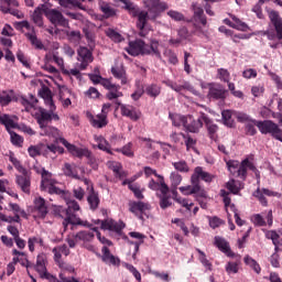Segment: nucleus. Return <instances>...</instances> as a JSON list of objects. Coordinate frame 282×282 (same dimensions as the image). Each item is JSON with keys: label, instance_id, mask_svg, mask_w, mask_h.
I'll use <instances>...</instances> for the list:
<instances>
[{"label": "nucleus", "instance_id": "13d9d810", "mask_svg": "<svg viewBox=\"0 0 282 282\" xmlns=\"http://www.w3.org/2000/svg\"><path fill=\"white\" fill-rule=\"evenodd\" d=\"M260 121L251 119L250 121L247 122L246 124V131L248 135H254L257 133V123Z\"/></svg>", "mask_w": 282, "mask_h": 282}, {"label": "nucleus", "instance_id": "a878e982", "mask_svg": "<svg viewBox=\"0 0 282 282\" xmlns=\"http://www.w3.org/2000/svg\"><path fill=\"white\" fill-rule=\"evenodd\" d=\"M129 236L132 237V239H138L139 241H131V240H129V237H127V236H123V239L126 241H128V243H130L131 246H134L135 252H139L140 246H142V243H144V239L147 236H144L143 234H140L138 231H130Z\"/></svg>", "mask_w": 282, "mask_h": 282}, {"label": "nucleus", "instance_id": "6e6d98bb", "mask_svg": "<svg viewBox=\"0 0 282 282\" xmlns=\"http://www.w3.org/2000/svg\"><path fill=\"white\" fill-rule=\"evenodd\" d=\"M65 34L70 43H78L80 41V31H65Z\"/></svg>", "mask_w": 282, "mask_h": 282}, {"label": "nucleus", "instance_id": "09e8293b", "mask_svg": "<svg viewBox=\"0 0 282 282\" xmlns=\"http://www.w3.org/2000/svg\"><path fill=\"white\" fill-rule=\"evenodd\" d=\"M203 120L207 127L208 133H210L212 135H215V132L219 130L217 124L213 123L212 120L208 119V117H206V115H203Z\"/></svg>", "mask_w": 282, "mask_h": 282}, {"label": "nucleus", "instance_id": "3c124183", "mask_svg": "<svg viewBox=\"0 0 282 282\" xmlns=\"http://www.w3.org/2000/svg\"><path fill=\"white\" fill-rule=\"evenodd\" d=\"M198 252V259L200 261V263L204 265V268H206L207 270H213V264L210 263V261H208V259L206 258V253H204V251L196 249Z\"/></svg>", "mask_w": 282, "mask_h": 282}, {"label": "nucleus", "instance_id": "5701e85b", "mask_svg": "<svg viewBox=\"0 0 282 282\" xmlns=\"http://www.w3.org/2000/svg\"><path fill=\"white\" fill-rule=\"evenodd\" d=\"M194 10V24L196 28H206V15H204V9L202 7H197V4H193Z\"/></svg>", "mask_w": 282, "mask_h": 282}, {"label": "nucleus", "instance_id": "69168bd1", "mask_svg": "<svg viewBox=\"0 0 282 282\" xmlns=\"http://www.w3.org/2000/svg\"><path fill=\"white\" fill-rule=\"evenodd\" d=\"M28 243H29L30 252H34V245L39 243L40 246H43V238H41V237H31V238H29Z\"/></svg>", "mask_w": 282, "mask_h": 282}, {"label": "nucleus", "instance_id": "0e129e2a", "mask_svg": "<svg viewBox=\"0 0 282 282\" xmlns=\"http://www.w3.org/2000/svg\"><path fill=\"white\" fill-rule=\"evenodd\" d=\"M130 191L133 192V195L137 199H144V189L140 188V185L135 184V185H130Z\"/></svg>", "mask_w": 282, "mask_h": 282}, {"label": "nucleus", "instance_id": "2f4dec72", "mask_svg": "<svg viewBox=\"0 0 282 282\" xmlns=\"http://www.w3.org/2000/svg\"><path fill=\"white\" fill-rule=\"evenodd\" d=\"M99 8L104 14V19H111L116 17V14L118 13V11L115 8H112L111 4L105 1L99 2Z\"/></svg>", "mask_w": 282, "mask_h": 282}, {"label": "nucleus", "instance_id": "a19ab883", "mask_svg": "<svg viewBox=\"0 0 282 282\" xmlns=\"http://www.w3.org/2000/svg\"><path fill=\"white\" fill-rule=\"evenodd\" d=\"M267 239H271L273 246H282L281 236L275 230H264Z\"/></svg>", "mask_w": 282, "mask_h": 282}, {"label": "nucleus", "instance_id": "f257e3e1", "mask_svg": "<svg viewBox=\"0 0 282 282\" xmlns=\"http://www.w3.org/2000/svg\"><path fill=\"white\" fill-rule=\"evenodd\" d=\"M148 3V12L140 11L138 14L137 28L142 32L144 28H147V22L155 21L164 10H166V3L161 2L160 0H147Z\"/></svg>", "mask_w": 282, "mask_h": 282}, {"label": "nucleus", "instance_id": "9d476101", "mask_svg": "<svg viewBox=\"0 0 282 282\" xmlns=\"http://www.w3.org/2000/svg\"><path fill=\"white\" fill-rule=\"evenodd\" d=\"M269 19L273 25V28H275V32H270L267 31L264 32V34L268 36L269 41H274V39L276 37L278 41H282V19L281 15H279V12L276 11H270L269 12Z\"/></svg>", "mask_w": 282, "mask_h": 282}, {"label": "nucleus", "instance_id": "de8ad7c7", "mask_svg": "<svg viewBox=\"0 0 282 282\" xmlns=\"http://www.w3.org/2000/svg\"><path fill=\"white\" fill-rule=\"evenodd\" d=\"M245 263H246V265H249V268H252V270L257 274L261 273V267L259 265V263H257L254 261V259H252V257H250V256L245 257Z\"/></svg>", "mask_w": 282, "mask_h": 282}, {"label": "nucleus", "instance_id": "412c9836", "mask_svg": "<svg viewBox=\"0 0 282 282\" xmlns=\"http://www.w3.org/2000/svg\"><path fill=\"white\" fill-rule=\"evenodd\" d=\"M31 270L37 272L40 276L47 274V256L40 253L36 258V264L33 263Z\"/></svg>", "mask_w": 282, "mask_h": 282}, {"label": "nucleus", "instance_id": "052dcab7", "mask_svg": "<svg viewBox=\"0 0 282 282\" xmlns=\"http://www.w3.org/2000/svg\"><path fill=\"white\" fill-rule=\"evenodd\" d=\"M98 149L100 151H105L106 153H109V155H113V152H111V145L105 139L99 140Z\"/></svg>", "mask_w": 282, "mask_h": 282}, {"label": "nucleus", "instance_id": "c85d7f7f", "mask_svg": "<svg viewBox=\"0 0 282 282\" xmlns=\"http://www.w3.org/2000/svg\"><path fill=\"white\" fill-rule=\"evenodd\" d=\"M111 74L115 78H117L118 80H121V85H127L128 77H127V70L124 69V66L122 65L112 66Z\"/></svg>", "mask_w": 282, "mask_h": 282}, {"label": "nucleus", "instance_id": "ea45409f", "mask_svg": "<svg viewBox=\"0 0 282 282\" xmlns=\"http://www.w3.org/2000/svg\"><path fill=\"white\" fill-rule=\"evenodd\" d=\"M0 124L6 127L7 131L11 129H17V122L9 115H0Z\"/></svg>", "mask_w": 282, "mask_h": 282}, {"label": "nucleus", "instance_id": "c9c22d12", "mask_svg": "<svg viewBox=\"0 0 282 282\" xmlns=\"http://www.w3.org/2000/svg\"><path fill=\"white\" fill-rule=\"evenodd\" d=\"M33 171L37 173V175L42 176L41 184L42 186H45L50 180H52V173L47 172L44 167H41L39 165L33 166Z\"/></svg>", "mask_w": 282, "mask_h": 282}, {"label": "nucleus", "instance_id": "680f3d73", "mask_svg": "<svg viewBox=\"0 0 282 282\" xmlns=\"http://www.w3.org/2000/svg\"><path fill=\"white\" fill-rule=\"evenodd\" d=\"M184 142H185V147L187 148V151L189 149H193L195 147V144H197V141H195V139L191 138V135L186 134V133H181Z\"/></svg>", "mask_w": 282, "mask_h": 282}, {"label": "nucleus", "instance_id": "7ed1b4c3", "mask_svg": "<svg viewBox=\"0 0 282 282\" xmlns=\"http://www.w3.org/2000/svg\"><path fill=\"white\" fill-rule=\"evenodd\" d=\"M159 183L155 182V180H151L148 184V188H150V191H160V207L163 209L169 208V206H171V196H169L171 189L169 188V185H166V183L164 182L163 176H159Z\"/></svg>", "mask_w": 282, "mask_h": 282}, {"label": "nucleus", "instance_id": "58836bf2", "mask_svg": "<svg viewBox=\"0 0 282 282\" xmlns=\"http://www.w3.org/2000/svg\"><path fill=\"white\" fill-rule=\"evenodd\" d=\"M41 191H47L50 195H63L62 189L52 183V178H48V182H46L45 186H43V183H41Z\"/></svg>", "mask_w": 282, "mask_h": 282}, {"label": "nucleus", "instance_id": "f3484780", "mask_svg": "<svg viewBox=\"0 0 282 282\" xmlns=\"http://www.w3.org/2000/svg\"><path fill=\"white\" fill-rule=\"evenodd\" d=\"M101 230H110L119 236H122V230H124V223L116 221L113 219H106L101 221Z\"/></svg>", "mask_w": 282, "mask_h": 282}, {"label": "nucleus", "instance_id": "dca6fc26", "mask_svg": "<svg viewBox=\"0 0 282 282\" xmlns=\"http://www.w3.org/2000/svg\"><path fill=\"white\" fill-rule=\"evenodd\" d=\"M214 177L215 176L213 174L204 171L202 166H197L195 167L194 173L192 175V184H196L197 186H199V180L206 182L207 184H210Z\"/></svg>", "mask_w": 282, "mask_h": 282}, {"label": "nucleus", "instance_id": "338daca9", "mask_svg": "<svg viewBox=\"0 0 282 282\" xmlns=\"http://www.w3.org/2000/svg\"><path fill=\"white\" fill-rule=\"evenodd\" d=\"M77 210H80V205H78V202L68 200L67 208L65 209V213H77Z\"/></svg>", "mask_w": 282, "mask_h": 282}, {"label": "nucleus", "instance_id": "39448f33", "mask_svg": "<svg viewBox=\"0 0 282 282\" xmlns=\"http://www.w3.org/2000/svg\"><path fill=\"white\" fill-rule=\"evenodd\" d=\"M178 124H182L189 133H197L202 127H204V113L195 120L193 116H181L178 118Z\"/></svg>", "mask_w": 282, "mask_h": 282}, {"label": "nucleus", "instance_id": "f03ea898", "mask_svg": "<svg viewBox=\"0 0 282 282\" xmlns=\"http://www.w3.org/2000/svg\"><path fill=\"white\" fill-rule=\"evenodd\" d=\"M160 44L158 41H152L151 45L144 43L142 40H135L132 42H129V46L126 48V52L130 54V56H142L149 55V54H154V56L160 57V50L158 47Z\"/></svg>", "mask_w": 282, "mask_h": 282}, {"label": "nucleus", "instance_id": "1a4fd4ad", "mask_svg": "<svg viewBox=\"0 0 282 282\" xmlns=\"http://www.w3.org/2000/svg\"><path fill=\"white\" fill-rule=\"evenodd\" d=\"M259 131L263 134L270 133L272 138L282 142V130L279 126L270 120L260 121L257 123Z\"/></svg>", "mask_w": 282, "mask_h": 282}, {"label": "nucleus", "instance_id": "393cba45", "mask_svg": "<svg viewBox=\"0 0 282 282\" xmlns=\"http://www.w3.org/2000/svg\"><path fill=\"white\" fill-rule=\"evenodd\" d=\"M88 120L95 129H104V127H107L109 124V120H107V117L105 115H88Z\"/></svg>", "mask_w": 282, "mask_h": 282}, {"label": "nucleus", "instance_id": "423d86ee", "mask_svg": "<svg viewBox=\"0 0 282 282\" xmlns=\"http://www.w3.org/2000/svg\"><path fill=\"white\" fill-rule=\"evenodd\" d=\"M44 17L54 25L55 28H67L69 25V21L65 19V15H63V12H61L57 9H50L45 4L44 9Z\"/></svg>", "mask_w": 282, "mask_h": 282}, {"label": "nucleus", "instance_id": "c756f323", "mask_svg": "<svg viewBox=\"0 0 282 282\" xmlns=\"http://www.w3.org/2000/svg\"><path fill=\"white\" fill-rule=\"evenodd\" d=\"M41 98H43L46 107H52L51 111H56V105H54V98L52 97V90L48 87L42 88L40 91Z\"/></svg>", "mask_w": 282, "mask_h": 282}, {"label": "nucleus", "instance_id": "4d7b16f0", "mask_svg": "<svg viewBox=\"0 0 282 282\" xmlns=\"http://www.w3.org/2000/svg\"><path fill=\"white\" fill-rule=\"evenodd\" d=\"M232 21L234 24L231 25L235 30H240L241 32H246V30H248V24L241 22V20H239L237 17H232Z\"/></svg>", "mask_w": 282, "mask_h": 282}, {"label": "nucleus", "instance_id": "37998d69", "mask_svg": "<svg viewBox=\"0 0 282 282\" xmlns=\"http://www.w3.org/2000/svg\"><path fill=\"white\" fill-rule=\"evenodd\" d=\"M106 36H108V39H110L115 43H122V41H124V37H122V34L118 33L113 29H108L106 31Z\"/></svg>", "mask_w": 282, "mask_h": 282}, {"label": "nucleus", "instance_id": "bb28decb", "mask_svg": "<svg viewBox=\"0 0 282 282\" xmlns=\"http://www.w3.org/2000/svg\"><path fill=\"white\" fill-rule=\"evenodd\" d=\"M101 252L102 254H98V257H100L104 263H109L110 265H118V263H120V260L111 253L107 246L102 247Z\"/></svg>", "mask_w": 282, "mask_h": 282}, {"label": "nucleus", "instance_id": "cd10ccee", "mask_svg": "<svg viewBox=\"0 0 282 282\" xmlns=\"http://www.w3.org/2000/svg\"><path fill=\"white\" fill-rule=\"evenodd\" d=\"M263 195H267L268 197H276V195H279V193L272 192L268 188H263V189L258 188L253 193V196L259 199V202L262 204V206H268V200L265 199V196H263Z\"/></svg>", "mask_w": 282, "mask_h": 282}, {"label": "nucleus", "instance_id": "aec40b11", "mask_svg": "<svg viewBox=\"0 0 282 282\" xmlns=\"http://www.w3.org/2000/svg\"><path fill=\"white\" fill-rule=\"evenodd\" d=\"M181 193L183 195H198V197H208V194L202 188V185H197V183H192L191 185L180 187Z\"/></svg>", "mask_w": 282, "mask_h": 282}, {"label": "nucleus", "instance_id": "20e7f679", "mask_svg": "<svg viewBox=\"0 0 282 282\" xmlns=\"http://www.w3.org/2000/svg\"><path fill=\"white\" fill-rule=\"evenodd\" d=\"M58 140L61 144H63L67 149L68 153H70L75 158H87L89 164L96 163V158H94V154L91 153V151H89V149L78 148L69 143L65 138H59Z\"/></svg>", "mask_w": 282, "mask_h": 282}, {"label": "nucleus", "instance_id": "7c9ffc66", "mask_svg": "<svg viewBox=\"0 0 282 282\" xmlns=\"http://www.w3.org/2000/svg\"><path fill=\"white\" fill-rule=\"evenodd\" d=\"M87 202L89 204L90 210H98V206H100V197L98 196V192L94 189V186L90 187Z\"/></svg>", "mask_w": 282, "mask_h": 282}, {"label": "nucleus", "instance_id": "603ef678", "mask_svg": "<svg viewBox=\"0 0 282 282\" xmlns=\"http://www.w3.org/2000/svg\"><path fill=\"white\" fill-rule=\"evenodd\" d=\"M12 102V97L10 96V93L8 90H3L0 93V105L2 107H8L9 104Z\"/></svg>", "mask_w": 282, "mask_h": 282}, {"label": "nucleus", "instance_id": "6ab92c4d", "mask_svg": "<svg viewBox=\"0 0 282 282\" xmlns=\"http://www.w3.org/2000/svg\"><path fill=\"white\" fill-rule=\"evenodd\" d=\"M121 116L129 118L133 122H138L142 118V112L132 105L121 106Z\"/></svg>", "mask_w": 282, "mask_h": 282}, {"label": "nucleus", "instance_id": "e433bc0d", "mask_svg": "<svg viewBox=\"0 0 282 282\" xmlns=\"http://www.w3.org/2000/svg\"><path fill=\"white\" fill-rule=\"evenodd\" d=\"M96 237V235H94V230H83L79 231L75 235V240L76 241H85V242H89V241H94V238Z\"/></svg>", "mask_w": 282, "mask_h": 282}, {"label": "nucleus", "instance_id": "774afa93", "mask_svg": "<svg viewBox=\"0 0 282 282\" xmlns=\"http://www.w3.org/2000/svg\"><path fill=\"white\" fill-rule=\"evenodd\" d=\"M145 91H147L148 96L155 98V97L160 96V86H158V85L148 86Z\"/></svg>", "mask_w": 282, "mask_h": 282}, {"label": "nucleus", "instance_id": "8fccbe9b", "mask_svg": "<svg viewBox=\"0 0 282 282\" xmlns=\"http://www.w3.org/2000/svg\"><path fill=\"white\" fill-rule=\"evenodd\" d=\"M133 143L129 142L121 149H117V153H122V155H126L127 158H133Z\"/></svg>", "mask_w": 282, "mask_h": 282}, {"label": "nucleus", "instance_id": "6e6552de", "mask_svg": "<svg viewBox=\"0 0 282 282\" xmlns=\"http://www.w3.org/2000/svg\"><path fill=\"white\" fill-rule=\"evenodd\" d=\"M20 175H15V184L22 193L30 195L32 188V173L28 169L20 167Z\"/></svg>", "mask_w": 282, "mask_h": 282}, {"label": "nucleus", "instance_id": "4468645a", "mask_svg": "<svg viewBox=\"0 0 282 282\" xmlns=\"http://www.w3.org/2000/svg\"><path fill=\"white\" fill-rule=\"evenodd\" d=\"M0 10L3 12V14H12V17H17L18 19H21V11L18 9L12 8H19V1L17 0H0Z\"/></svg>", "mask_w": 282, "mask_h": 282}, {"label": "nucleus", "instance_id": "a18cd8bd", "mask_svg": "<svg viewBox=\"0 0 282 282\" xmlns=\"http://www.w3.org/2000/svg\"><path fill=\"white\" fill-rule=\"evenodd\" d=\"M58 3L62 8H68L69 10H72V8L83 9V4L78 0H59Z\"/></svg>", "mask_w": 282, "mask_h": 282}, {"label": "nucleus", "instance_id": "f8f14e48", "mask_svg": "<svg viewBox=\"0 0 282 282\" xmlns=\"http://www.w3.org/2000/svg\"><path fill=\"white\" fill-rule=\"evenodd\" d=\"M147 210H151V205L144 202H130L129 212L135 215L138 219L144 221V215L147 216Z\"/></svg>", "mask_w": 282, "mask_h": 282}, {"label": "nucleus", "instance_id": "a211bd4d", "mask_svg": "<svg viewBox=\"0 0 282 282\" xmlns=\"http://www.w3.org/2000/svg\"><path fill=\"white\" fill-rule=\"evenodd\" d=\"M209 93L208 97L214 100H224L226 98L227 89L221 86V84H208Z\"/></svg>", "mask_w": 282, "mask_h": 282}, {"label": "nucleus", "instance_id": "f704fd0d", "mask_svg": "<svg viewBox=\"0 0 282 282\" xmlns=\"http://www.w3.org/2000/svg\"><path fill=\"white\" fill-rule=\"evenodd\" d=\"M25 37L28 39V41H30L31 45L35 47V50H43L45 47L43 45V42L39 40V37L36 36V32L34 31V28H32L31 33H25Z\"/></svg>", "mask_w": 282, "mask_h": 282}, {"label": "nucleus", "instance_id": "0eeeda50", "mask_svg": "<svg viewBox=\"0 0 282 282\" xmlns=\"http://www.w3.org/2000/svg\"><path fill=\"white\" fill-rule=\"evenodd\" d=\"M54 111L56 110H52V106H48V110L41 107L39 108V112L35 113V119L37 124L40 126V129L46 127L47 123L52 122V120H54L55 122H58V120H61L58 113H55Z\"/></svg>", "mask_w": 282, "mask_h": 282}, {"label": "nucleus", "instance_id": "864d4df0", "mask_svg": "<svg viewBox=\"0 0 282 282\" xmlns=\"http://www.w3.org/2000/svg\"><path fill=\"white\" fill-rule=\"evenodd\" d=\"M177 204H180V206H182L183 208H185V213H191V209L193 208L194 204L192 203V200H189L188 198H182L178 197L177 198Z\"/></svg>", "mask_w": 282, "mask_h": 282}, {"label": "nucleus", "instance_id": "4c0bfd02", "mask_svg": "<svg viewBox=\"0 0 282 282\" xmlns=\"http://www.w3.org/2000/svg\"><path fill=\"white\" fill-rule=\"evenodd\" d=\"M63 172L66 177H73V180H80L78 171H76V166L74 164L65 163Z\"/></svg>", "mask_w": 282, "mask_h": 282}, {"label": "nucleus", "instance_id": "72a5a7b5", "mask_svg": "<svg viewBox=\"0 0 282 282\" xmlns=\"http://www.w3.org/2000/svg\"><path fill=\"white\" fill-rule=\"evenodd\" d=\"M41 135H48V138H55V140H58V138H61V130L56 127L44 126L41 128Z\"/></svg>", "mask_w": 282, "mask_h": 282}, {"label": "nucleus", "instance_id": "9b49d317", "mask_svg": "<svg viewBox=\"0 0 282 282\" xmlns=\"http://www.w3.org/2000/svg\"><path fill=\"white\" fill-rule=\"evenodd\" d=\"M77 61L79 63L77 64L78 69L85 72L89 64L94 63V54L86 46H80L77 51Z\"/></svg>", "mask_w": 282, "mask_h": 282}, {"label": "nucleus", "instance_id": "79ce46f5", "mask_svg": "<svg viewBox=\"0 0 282 282\" xmlns=\"http://www.w3.org/2000/svg\"><path fill=\"white\" fill-rule=\"evenodd\" d=\"M227 188L228 191H230V193H232L234 195H238L239 191H241L243 188V186L241 185V182L239 181H235V180H230L227 183Z\"/></svg>", "mask_w": 282, "mask_h": 282}, {"label": "nucleus", "instance_id": "b1692460", "mask_svg": "<svg viewBox=\"0 0 282 282\" xmlns=\"http://www.w3.org/2000/svg\"><path fill=\"white\" fill-rule=\"evenodd\" d=\"M43 14H45V4H40L33 11L31 19L37 28H45V23L43 22Z\"/></svg>", "mask_w": 282, "mask_h": 282}, {"label": "nucleus", "instance_id": "2eb2a0df", "mask_svg": "<svg viewBox=\"0 0 282 282\" xmlns=\"http://www.w3.org/2000/svg\"><path fill=\"white\" fill-rule=\"evenodd\" d=\"M66 217L63 220L64 230H67V226L69 224L72 226H84L85 228H91V224L89 221H83L78 216H76L75 212L65 213Z\"/></svg>", "mask_w": 282, "mask_h": 282}, {"label": "nucleus", "instance_id": "5fc2aeb1", "mask_svg": "<svg viewBox=\"0 0 282 282\" xmlns=\"http://www.w3.org/2000/svg\"><path fill=\"white\" fill-rule=\"evenodd\" d=\"M219 80H223V83H230V72L226 68H218L217 70Z\"/></svg>", "mask_w": 282, "mask_h": 282}, {"label": "nucleus", "instance_id": "4be33fe9", "mask_svg": "<svg viewBox=\"0 0 282 282\" xmlns=\"http://www.w3.org/2000/svg\"><path fill=\"white\" fill-rule=\"evenodd\" d=\"M34 210L35 213H37V216L41 218V219H45V217H47V203L45 202V198L39 196V197H35L34 202Z\"/></svg>", "mask_w": 282, "mask_h": 282}, {"label": "nucleus", "instance_id": "e2e57ef3", "mask_svg": "<svg viewBox=\"0 0 282 282\" xmlns=\"http://www.w3.org/2000/svg\"><path fill=\"white\" fill-rule=\"evenodd\" d=\"M251 221L254 226L263 227L267 225L265 219L260 214H254L251 216Z\"/></svg>", "mask_w": 282, "mask_h": 282}, {"label": "nucleus", "instance_id": "473e14b6", "mask_svg": "<svg viewBox=\"0 0 282 282\" xmlns=\"http://www.w3.org/2000/svg\"><path fill=\"white\" fill-rule=\"evenodd\" d=\"M215 246H217L218 249H220L221 252L227 254V257H234L235 254L232 251H230V246L226 241V239L221 237H215Z\"/></svg>", "mask_w": 282, "mask_h": 282}, {"label": "nucleus", "instance_id": "c03bdc74", "mask_svg": "<svg viewBox=\"0 0 282 282\" xmlns=\"http://www.w3.org/2000/svg\"><path fill=\"white\" fill-rule=\"evenodd\" d=\"M223 122L226 127L232 128L235 121L232 120V111L231 110H223Z\"/></svg>", "mask_w": 282, "mask_h": 282}, {"label": "nucleus", "instance_id": "ddd939ff", "mask_svg": "<svg viewBox=\"0 0 282 282\" xmlns=\"http://www.w3.org/2000/svg\"><path fill=\"white\" fill-rule=\"evenodd\" d=\"M248 170L254 173L258 181L261 180V174L259 173V170H257V166H254V164L248 159H245L239 165L237 170L238 177L245 180V177L248 175Z\"/></svg>", "mask_w": 282, "mask_h": 282}, {"label": "nucleus", "instance_id": "bf43d9fd", "mask_svg": "<svg viewBox=\"0 0 282 282\" xmlns=\"http://www.w3.org/2000/svg\"><path fill=\"white\" fill-rule=\"evenodd\" d=\"M225 270L227 274H237L239 272V262H228Z\"/></svg>", "mask_w": 282, "mask_h": 282}, {"label": "nucleus", "instance_id": "49530a36", "mask_svg": "<svg viewBox=\"0 0 282 282\" xmlns=\"http://www.w3.org/2000/svg\"><path fill=\"white\" fill-rule=\"evenodd\" d=\"M122 96L124 95L122 91H120V85H117L115 88L109 90V93L106 95V98H108V100H116L118 98H122Z\"/></svg>", "mask_w": 282, "mask_h": 282}]
</instances>
